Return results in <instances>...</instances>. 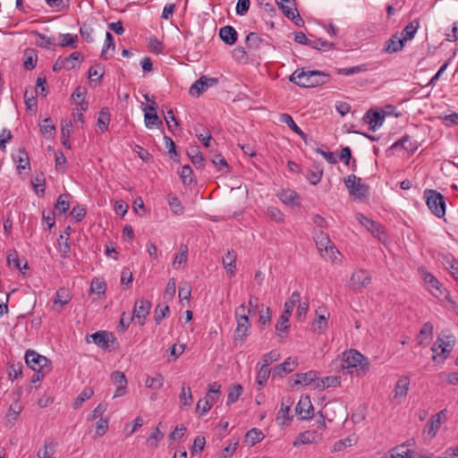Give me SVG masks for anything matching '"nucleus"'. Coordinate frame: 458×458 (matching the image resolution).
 Here are the masks:
<instances>
[{
	"instance_id": "1",
	"label": "nucleus",
	"mask_w": 458,
	"mask_h": 458,
	"mask_svg": "<svg viewBox=\"0 0 458 458\" xmlns=\"http://www.w3.org/2000/svg\"><path fill=\"white\" fill-rule=\"evenodd\" d=\"M341 368L351 375L355 372L357 375L360 372L365 374L369 370V362L360 352L355 350H349L343 353Z\"/></svg>"
},
{
	"instance_id": "2",
	"label": "nucleus",
	"mask_w": 458,
	"mask_h": 458,
	"mask_svg": "<svg viewBox=\"0 0 458 458\" xmlns=\"http://www.w3.org/2000/svg\"><path fill=\"white\" fill-rule=\"evenodd\" d=\"M313 239L320 255L332 261L336 260L339 251L331 242L329 236L321 230H316L313 233Z\"/></svg>"
},
{
	"instance_id": "3",
	"label": "nucleus",
	"mask_w": 458,
	"mask_h": 458,
	"mask_svg": "<svg viewBox=\"0 0 458 458\" xmlns=\"http://www.w3.org/2000/svg\"><path fill=\"white\" fill-rule=\"evenodd\" d=\"M424 198L426 199L428 209L437 217L441 218L445 214V197L435 190H426L424 191Z\"/></svg>"
},
{
	"instance_id": "4",
	"label": "nucleus",
	"mask_w": 458,
	"mask_h": 458,
	"mask_svg": "<svg viewBox=\"0 0 458 458\" xmlns=\"http://www.w3.org/2000/svg\"><path fill=\"white\" fill-rule=\"evenodd\" d=\"M344 184L353 199L360 200L367 199L369 195V186L362 183L360 177L351 174L344 179Z\"/></svg>"
},
{
	"instance_id": "5",
	"label": "nucleus",
	"mask_w": 458,
	"mask_h": 458,
	"mask_svg": "<svg viewBox=\"0 0 458 458\" xmlns=\"http://www.w3.org/2000/svg\"><path fill=\"white\" fill-rule=\"evenodd\" d=\"M25 362L34 371L50 372L52 369L51 361L35 351L29 350L26 352Z\"/></svg>"
},
{
	"instance_id": "6",
	"label": "nucleus",
	"mask_w": 458,
	"mask_h": 458,
	"mask_svg": "<svg viewBox=\"0 0 458 458\" xmlns=\"http://www.w3.org/2000/svg\"><path fill=\"white\" fill-rule=\"evenodd\" d=\"M420 273L432 295L437 298L445 297V290L443 288L441 283L431 273L426 270H421Z\"/></svg>"
},
{
	"instance_id": "7",
	"label": "nucleus",
	"mask_w": 458,
	"mask_h": 458,
	"mask_svg": "<svg viewBox=\"0 0 458 458\" xmlns=\"http://www.w3.org/2000/svg\"><path fill=\"white\" fill-rule=\"evenodd\" d=\"M371 283L369 273L364 269H359L353 272L350 277L349 285L352 290H360Z\"/></svg>"
},
{
	"instance_id": "8",
	"label": "nucleus",
	"mask_w": 458,
	"mask_h": 458,
	"mask_svg": "<svg viewBox=\"0 0 458 458\" xmlns=\"http://www.w3.org/2000/svg\"><path fill=\"white\" fill-rule=\"evenodd\" d=\"M217 82L218 80L216 78H208L206 76H201L191 86L189 92L192 97L198 98L209 87L216 85Z\"/></svg>"
},
{
	"instance_id": "9",
	"label": "nucleus",
	"mask_w": 458,
	"mask_h": 458,
	"mask_svg": "<svg viewBox=\"0 0 458 458\" xmlns=\"http://www.w3.org/2000/svg\"><path fill=\"white\" fill-rule=\"evenodd\" d=\"M445 416L446 410H442L437 414L431 416L424 428V433H426L429 438H433L437 435L438 429L441 427L443 420L445 419Z\"/></svg>"
},
{
	"instance_id": "10",
	"label": "nucleus",
	"mask_w": 458,
	"mask_h": 458,
	"mask_svg": "<svg viewBox=\"0 0 458 458\" xmlns=\"http://www.w3.org/2000/svg\"><path fill=\"white\" fill-rule=\"evenodd\" d=\"M151 302L145 299H140L135 301L133 308V318L139 320V324L142 326L145 323L147 316L149 314Z\"/></svg>"
},
{
	"instance_id": "11",
	"label": "nucleus",
	"mask_w": 458,
	"mask_h": 458,
	"mask_svg": "<svg viewBox=\"0 0 458 458\" xmlns=\"http://www.w3.org/2000/svg\"><path fill=\"white\" fill-rule=\"evenodd\" d=\"M296 414L301 420H309L313 416V405L309 396H301L296 408Z\"/></svg>"
},
{
	"instance_id": "12",
	"label": "nucleus",
	"mask_w": 458,
	"mask_h": 458,
	"mask_svg": "<svg viewBox=\"0 0 458 458\" xmlns=\"http://www.w3.org/2000/svg\"><path fill=\"white\" fill-rule=\"evenodd\" d=\"M237 321V327L234 331V337L233 342L234 344L237 345H242L247 335L249 329L250 327V322L249 318H244L242 320H236Z\"/></svg>"
},
{
	"instance_id": "13",
	"label": "nucleus",
	"mask_w": 458,
	"mask_h": 458,
	"mask_svg": "<svg viewBox=\"0 0 458 458\" xmlns=\"http://www.w3.org/2000/svg\"><path fill=\"white\" fill-rule=\"evenodd\" d=\"M111 378L114 385L116 386V390L114 394V398L123 396L126 394L127 380L123 372L114 371L111 374Z\"/></svg>"
},
{
	"instance_id": "14",
	"label": "nucleus",
	"mask_w": 458,
	"mask_h": 458,
	"mask_svg": "<svg viewBox=\"0 0 458 458\" xmlns=\"http://www.w3.org/2000/svg\"><path fill=\"white\" fill-rule=\"evenodd\" d=\"M398 148H402L407 153L412 155L417 150L418 144L416 141H412L409 135H403L390 147V149L393 150H397Z\"/></svg>"
},
{
	"instance_id": "15",
	"label": "nucleus",
	"mask_w": 458,
	"mask_h": 458,
	"mask_svg": "<svg viewBox=\"0 0 458 458\" xmlns=\"http://www.w3.org/2000/svg\"><path fill=\"white\" fill-rule=\"evenodd\" d=\"M454 344L455 338L454 335H442L437 338V348H441V353L443 354L442 361L445 360L452 352Z\"/></svg>"
},
{
	"instance_id": "16",
	"label": "nucleus",
	"mask_w": 458,
	"mask_h": 458,
	"mask_svg": "<svg viewBox=\"0 0 458 458\" xmlns=\"http://www.w3.org/2000/svg\"><path fill=\"white\" fill-rule=\"evenodd\" d=\"M385 113L377 111H369L364 115L363 120L369 125V129L373 131L377 130L384 122Z\"/></svg>"
},
{
	"instance_id": "17",
	"label": "nucleus",
	"mask_w": 458,
	"mask_h": 458,
	"mask_svg": "<svg viewBox=\"0 0 458 458\" xmlns=\"http://www.w3.org/2000/svg\"><path fill=\"white\" fill-rule=\"evenodd\" d=\"M404 44L405 42L402 39L399 34H394L386 41L383 51L387 54L397 53L403 48Z\"/></svg>"
},
{
	"instance_id": "18",
	"label": "nucleus",
	"mask_w": 458,
	"mask_h": 458,
	"mask_svg": "<svg viewBox=\"0 0 458 458\" xmlns=\"http://www.w3.org/2000/svg\"><path fill=\"white\" fill-rule=\"evenodd\" d=\"M94 344L102 349H107L111 342L114 340L112 333L98 331L90 335Z\"/></svg>"
},
{
	"instance_id": "19",
	"label": "nucleus",
	"mask_w": 458,
	"mask_h": 458,
	"mask_svg": "<svg viewBox=\"0 0 458 458\" xmlns=\"http://www.w3.org/2000/svg\"><path fill=\"white\" fill-rule=\"evenodd\" d=\"M13 159L17 164L19 172L22 170L30 169L29 155L24 148H19L13 154Z\"/></svg>"
},
{
	"instance_id": "20",
	"label": "nucleus",
	"mask_w": 458,
	"mask_h": 458,
	"mask_svg": "<svg viewBox=\"0 0 458 458\" xmlns=\"http://www.w3.org/2000/svg\"><path fill=\"white\" fill-rule=\"evenodd\" d=\"M309 81H302L301 83H306L309 88H314L318 85L326 84L328 80L329 76L324 72H321L319 71H309Z\"/></svg>"
},
{
	"instance_id": "21",
	"label": "nucleus",
	"mask_w": 458,
	"mask_h": 458,
	"mask_svg": "<svg viewBox=\"0 0 458 458\" xmlns=\"http://www.w3.org/2000/svg\"><path fill=\"white\" fill-rule=\"evenodd\" d=\"M356 219L359 221V223L366 227L368 231H369L373 235H377L378 237L381 231V226L374 222L372 219L369 218L368 216L362 215V214H356Z\"/></svg>"
},
{
	"instance_id": "22",
	"label": "nucleus",
	"mask_w": 458,
	"mask_h": 458,
	"mask_svg": "<svg viewBox=\"0 0 458 458\" xmlns=\"http://www.w3.org/2000/svg\"><path fill=\"white\" fill-rule=\"evenodd\" d=\"M297 366V361L292 358H288L283 363L276 366L273 369V377H283L284 375L292 372Z\"/></svg>"
},
{
	"instance_id": "23",
	"label": "nucleus",
	"mask_w": 458,
	"mask_h": 458,
	"mask_svg": "<svg viewBox=\"0 0 458 458\" xmlns=\"http://www.w3.org/2000/svg\"><path fill=\"white\" fill-rule=\"evenodd\" d=\"M317 380V372L314 370H310L305 373L296 374V380L294 381V385L309 386L313 384V387L315 388Z\"/></svg>"
},
{
	"instance_id": "24",
	"label": "nucleus",
	"mask_w": 458,
	"mask_h": 458,
	"mask_svg": "<svg viewBox=\"0 0 458 458\" xmlns=\"http://www.w3.org/2000/svg\"><path fill=\"white\" fill-rule=\"evenodd\" d=\"M220 38L227 45H233L237 40V31L232 26H224L219 30Z\"/></svg>"
},
{
	"instance_id": "25",
	"label": "nucleus",
	"mask_w": 458,
	"mask_h": 458,
	"mask_svg": "<svg viewBox=\"0 0 458 458\" xmlns=\"http://www.w3.org/2000/svg\"><path fill=\"white\" fill-rule=\"evenodd\" d=\"M341 380L339 377L328 376L322 378H318L316 381L315 389L321 391L328 387H335L340 386Z\"/></svg>"
},
{
	"instance_id": "26",
	"label": "nucleus",
	"mask_w": 458,
	"mask_h": 458,
	"mask_svg": "<svg viewBox=\"0 0 458 458\" xmlns=\"http://www.w3.org/2000/svg\"><path fill=\"white\" fill-rule=\"evenodd\" d=\"M318 435L316 431L307 430L302 433H300L296 439L293 441V446L297 447L301 445L312 444L317 441Z\"/></svg>"
},
{
	"instance_id": "27",
	"label": "nucleus",
	"mask_w": 458,
	"mask_h": 458,
	"mask_svg": "<svg viewBox=\"0 0 458 458\" xmlns=\"http://www.w3.org/2000/svg\"><path fill=\"white\" fill-rule=\"evenodd\" d=\"M419 27L420 21L418 20H413L404 27L399 36L404 42L411 40L415 37Z\"/></svg>"
},
{
	"instance_id": "28",
	"label": "nucleus",
	"mask_w": 458,
	"mask_h": 458,
	"mask_svg": "<svg viewBox=\"0 0 458 458\" xmlns=\"http://www.w3.org/2000/svg\"><path fill=\"white\" fill-rule=\"evenodd\" d=\"M21 411H22V406L19 402H15L13 403H12L6 412V415H5L6 423L12 427L14 424V422L17 420Z\"/></svg>"
},
{
	"instance_id": "29",
	"label": "nucleus",
	"mask_w": 458,
	"mask_h": 458,
	"mask_svg": "<svg viewBox=\"0 0 458 458\" xmlns=\"http://www.w3.org/2000/svg\"><path fill=\"white\" fill-rule=\"evenodd\" d=\"M223 266L230 276H234V269L236 267V254L233 250H229L223 258Z\"/></svg>"
},
{
	"instance_id": "30",
	"label": "nucleus",
	"mask_w": 458,
	"mask_h": 458,
	"mask_svg": "<svg viewBox=\"0 0 458 458\" xmlns=\"http://www.w3.org/2000/svg\"><path fill=\"white\" fill-rule=\"evenodd\" d=\"M291 315L282 313L276 325V331L278 336H284L288 334L290 324L289 319Z\"/></svg>"
},
{
	"instance_id": "31",
	"label": "nucleus",
	"mask_w": 458,
	"mask_h": 458,
	"mask_svg": "<svg viewBox=\"0 0 458 458\" xmlns=\"http://www.w3.org/2000/svg\"><path fill=\"white\" fill-rule=\"evenodd\" d=\"M280 200L285 205L294 206L299 205L298 199L299 196L296 191L293 190H283L279 193Z\"/></svg>"
},
{
	"instance_id": "32",
	"label": "nucleus",
	"mask_w": 458,
	"mask_h": 458,
	"mask_svg": "<svg viewBox=\"0 0 458 458\" xmlns=\"http://www.w3.org/2000/svg\"><path fill=\"white\" fill-rule=\"evenodd\" d=\"M410 386V378L408 377H402L398 379L394 387V398L406 396Z\"/></svg>"
},
{
	"instance_id": "33",
	"label": "nucleus",
	"mask_w": 458,
	"mask_h": 458,
	"mask_svg": "<svg viewBox=\"0 0 458 458\" xmlns=\"http://www.w3.org/2000/svg\"><path fill=\"white\" fill-rule=\"evenodd\" d=\"M290 81L303 88H309V86L305 83H301L302 81H309L310 79L309 77V71L305 72L303 70H296L289 78Z\"/></svg>"
},
{
	"instance_id": "34",
	"label": "nucleus",
	"mask_w": 458,
	"mask_h": 458,
	"mask_svg": "<svg viewBox=\"0 0 458 458\" xmlns=\"http://www.w3.org/2000/svg\"><path fill=\"white\" fill-rule=\"evenodd\" d=\"M187 154L189 157L191 158L192 164L197 167L200 168L204 165V157L200 150L199 149V147L194 146L191 147L188 151Z\"/></svg>"
},
{
	"instance_id": "35",
	"label": "nucleus",
	"mask_w": 458,
	"mask_h": 458,
	"mask_svg": "<svg viewBox=\"0 0 458 458\" xmlns=\"http://www.w3.org/2000/svg\"><path fill=\"white\" fill-rule=\"evenodd\" d=\"M263 438L264 434L260 429L256 428L250 429L245 435V442L251 446L262 441Z\"/></svg>"
},
{
	"instance_id": "36",
	"label": "nucleus",
	"mask_w": 458,
	"mask_h": 458,
	"mask_svg": "<svg viewBox=\"0 0 458 458\" xmlns=\"http://www.w3.org/2000/svg\"><path fill=\"white\" fill-rule=\"evenodd\" d=\"M144 122L147 128L159 127L162 125V121L157 114V112L144 111Z\"/></svg>"
},
{
	"instance_id": "37",
	"label": "nucleus",
	"mask_w": 458,
	"mask_h": 458,
	"mask_svg": "<svg viewBox=\"0 0 458 458\" xmlns=\"http://www.w3.org/2000/svg\"><path fill=\"white\" fill-rule=\"evenodd\" d=\"M71 301L69 292L65 288H60L55 293L54 304L59 305L60 309L64 308Z\"/></svg>"
},
{
	"instance_id": "38",
	"label": "nucleus",
	"mask_w": 458,
	"mask_h": 458,
	"mask_svg": "<svg viewBox=\"0 0 458 458\" xmlns=\"http://www.w3.org/2000/svg\"><path fill=\"white\" fill-rule=\"evenodd\" d=\"M67 235L69 233H67ZM68 236L60 235L57 239V249L62 258H68L70 251H71V246L68 242Z\"/></svg>"
},
{
	"instance_id": "39",
	"label": "nucleus",
	"mask_w": 458,
	"mask_h": 458,
	"mask_svg": "<svg viewBox=\"0 0 458 458\" xmlns=\"http://www.w3.org/2000/svg\"><path fill=\"white\" fill-rule=\"evenodd\" d=\"M188 259V247L184 244L180 245L179 253L174 257L173 266L174 268H180L181 265H184Z\"/></svg>"
},
{
	"instance_id": "40",
	"label": "nucleus",
	"mask_w": 458,
	"mask_h": 458,
	"mask_svg": "<svg viewBox=\"0 0 458 458\" xmlns=\"http://www.w3.org/2000/svg\"><path fill=\"white\" fill-rule=\"evenodd\" d=\"M280 122L286 123L295 133L301 136L302 139L306 138V134L295 123L292 116L288 114H282L280 115Z\"/></svg>"
},
{
	"instance_id": "41",
	"label": "nucleus",
	"mask_w": 458,
	"mask_h": 458,
	"mask_svg": "<svg viewBox=\"0 0 458 458\" xmlns=\"http://www.w3.org/2000/svg\"><path fill=\"white\" fill-rule=\"evenodd\" d=\"M323 175V169L319 165H314L312 168H310L307 174V179L312 185L318 184Z\"/></svg>"
},
{
	"instance_id": "42",
	"label": "nucleus",
	"mask_w": 458,
	"mask_h": 458,
	"mask_svg": "<svg viewBox=\"0 0 458 458\" xmlns=\"http://www.w3.org/2000/svg\"><path fill=\"white\" fill-rule=\"evenodd\" d=\"M86 94V89L82 87H77L72 95V101L81 105V110H86L88 108V104L84 101V97Z\"/></svg>"
},
{
	"instance_id": "43",
	"label": "nucleus",
	"mask_w": 458,
	"mask_h": 458,
	"mask_svg": "<svg viewBox=\"0 0 458 458\" xmlns=\"http://www.w3.org/2000/svg\"><path fill=\"white\" fill-rule=\"evenodd\" d=\"M211 162L217 168L218 171L227 174L229 173V165L227 161L221 154H216L212 157Z\"/></svg>"
},
{
	"instance_id": "44",
	"label": "nucleus",
	"mask_w": 458,
	"mask_h": 458,
	"mask_svg": "<svg viewBox=\"0 0 458 458\" xmlns=\"http://www.w3.org/2000/svg\"><path fill=\"white\" fill-rule=\"evenodd\" d=\"M94 394V390L91 387H85L80 394L76 397L73 402V408L77 409L82 405V403L89 400Z\"/></svg>"
},
{
	"instance_id": "45",
	"label": "nucleus",
	"mask_w": 458,
	"mask_h": 458,
	"mask_svg": "<svg viewBox=\"0 0 458 458\" xmlns=\"http://www.w3.org/2000/svg\"><path fill=\"white\" fill-rule=\"evenodd\" d=\"M164 437V433L159 429L158 426L156 427L154 431L150 434V436L147 438V445L151 448H157L158 445V442L161 441Z\"/></svg>"
},
{
	"instance_id": "46",
	"label": "nucleus",
	"mask_w": 458,
	"mask_h": 458,
	"mask_svg": "<svg viewBox=\"0 0 458 458\" xmlns=\"http://www.w3.org/2000/svg\"><path fill=\"white\" fill-rule=\"evenodd\" d=\"M72 131V122L69 121V122H63L62 123V128H61V132H62V143L64 147L70 148H71V145L69 143V137L71 135Z\"/></svg>"
},
{
	"instance_id": "47",
	"label": "nucleus",
	"mask_w": 458,
	"mask_h": 458,
	"mask_svg": "<svg viewBox=\"0 0 458 458\" xmlns=\"http://www.w3.org/2000/svg\"><path fill=\"white\" fill-rule=\"evenodd\" d=\"M412 452L405 445H401L394 448L391 455L386 458H411Z\"/></svg>"
},
{
	"instance_id": "48",
	"label": "nucleus",
	"mask_w": 458,
	"mask_h": 458,
	"mask_svg": "<svg viewBox=\"0 0 458 458\" xmlns=\"http://www.w3.org/2000/svg\"><path fill=\"white\" fill-rule=\"evenodd\" d=\"M266 214L271 220L275 221L276 223L282 224L284 222V215L279 208L276 207H267Z\"/></svg>"
},
{
	"instance_id": "49",
	"label": "nucleus",
	"mask_w": 458,
	"mask_h": 458,
	"mask_svg": "<svg viewBox=\"0 0 458 458\" xmlns=\"http://www.w3.org/2000/svg\"><path fill=\"white\" fill-rule=\"evenodd\" d=\"M40 131L46 138H51L55 133V127L50 118H46L40 124Z\"/></svg>"
},
{
	"instance_id": "50",
	"label": "nucleus",
	"mask_w": 458,
	"mask_h": 458,
	"mask_svg": "<svg viewBox=\"0 0 458 458\" xmlns=\"http://www.w3.org/2000/svg\"><path fill=\"white\" fill-rule=\"evenodd\" d=\"M70 208L69 195L62 194L58 197L55 208L61 214H65Z\"/></svg>"
},
{
	"instance_id": "51",
	"label": "nucleus",
	"mask_w": 458,
	"mask_h": 458,
	"mask_svg": "<svg viewBox=\"0 0 458 458\" xmlns=\"http://www.w3.org/2000/svg\"><path fill=\"white\" fill-rule=\"evenodd\" d=\"M31 183L37 195L43 196L45 194V178L42 174L32 178Z\"/></svg>"
},
{
	"instance_id": "52",
	"label": "nucleus",
	"mask_w": 458,
	"mask_h": 458,
	"mask_svg": "<svg viewBox=\"0 0 458 458\" xmlns=\"http://www.w3.org/2000/svg\"><path fill=\"white\" fill-rule=\"evenodd\" d=\"M310 47L318 50L327 51L333 49L335 47V44L322 38H317L315 40H310Z\"/></svg>"
},
{
	"instance_id": "53",
	"label": "nucleus",
	"mask_w": 458,
	"mask_h": 458,
	"mask_svg": "<svg viewBox=\"0 0 458 458\" xmlns=\"http://www.w3.org/2000/svg\"><path fill=\"white\" fill-rule=\"evenodd\" d=\"M242 394V386L240 384L230 387L227 395V404L235 403Z\"/></svg>"
},
{
	"instance_id": "54",
	"label": "nucleus",
	"mask_w": 458,
	"mask_h": 458,
	"mask_svg": "<svg viewBox=\"0 0 458 458\" xmlns=\"http://www.w3.org/2000/svg\"><path fill=\"white\" fill-rule=\"evenodd\" d=\"M77 41H78L77 35H72L70 33L63 34L60 38L59 46L62 47H72L73 48H76Z\"/></svg>"
},
{
	"instance_id": "55",
	"label": "nucleus",
	"mask_w": 458,
	"mask_h": 458,
	"mask_svg": "<svg viewBox=\"0 0 458 458\" xmlns=\"http://www.w3.org/2000/svg\"><path fill=\"white\" fill-rule=\"evenodd\" d=\"M83 59L84 56L81 52L72 53L68 57H65L67 70H72L75 68L78 64L83 61Z\"/></svg>"
},
{
	"instance_id": "56",
	"label": "nucleus",
	"mask_w": 458,
	"mask_h": 458,
	"mask_svg": "<svg viewBox=\"0 0 458 458\" xmlns=\"http://www.w3.org/2000/svg\"><path fill=\"white\" fill-rule=\"evenodd\" d=\"M104 75L103 67L100 64L90 66L89 69V79L92 81L100 82Z\"/></svg>"
},
{
	"instance_id": "57",
	"label": "nucleus",
	"mask_w": 458,
	"mask_h": 458,
	"mask_svg": "<svg viewBox=\"0 0 458 458\" xmlns=\"http://www.w3.org/2000/svg\"><path fill=\"white\" fill-rule=\"evenodd\" d=\"M270 373H271V370L267 367L261 365V367L259 369L258 374H257V378H256L257 384L261 387L264 386L267 384V381L270 376Z\"/></svg>"
},
{
	"instance_id": "58",
	"label": "nucleus",
	"mask_w": 458,
	"mask_h": 458,
	"mask_svg": "<svg viewBox=\"0 0 458 458\" xmlns=\"http://www.w3.org/2000/svg\"><path fill=\"white\" fill-rule=\"evenodd\" d=\"M280 358V353L277 350H272L269 352L264 354L261 358V365L267 367L273 363L274 361L278 360Z\"/></svg>"
},
{
	"instance_id": "59",
	"label": "nucleus",
	"mask_w": 458,
	"mask_h": 458,
	"mask_svg": "<svg viewBox=\"0 0 458 458\" xmlns=\"http://www.w3.org/2000/svg\"><path fill=\"white\" fill-rule=\"evenodd\" d=\"M110 123V114L106 108H103L98 118V126L101 131H106Z\"/></svg>"
},
{
	"instance_id": "60",
	"label": "nucleus",
	"mask_w": 458,
	"mask_h": 458,
	"mask_svg": "<svg viewBox=\"0 0 458 458\" xmlns=\"http://www.w3.org/2000/svg\"><path fill=\"white\" fill-rule=\"evenodd\" d=\"M145 385L148 388L159 389L164 385V377L160 374H157L154 377H148Z\"/></svg>"
},
{
	"instance_id": "61",
	"label": "nucleus",
	"mask_w": 458,
	"mask_h": 458,
	"mask_svg": "<svg viewBox=\"0 0 458 458\" xmlns=\"http://www.w3.org/2000/svg\"><path fill=\"white\" fill-rule=\"evenodd\" d=\"M433 331V327L429 323H426L423 325L420 331V335L418 336V342L420 344H423L424 341H427L430 338Z\"/></svg>"
},
{
	"instance_id": "62",
	"label": "nucleus",
	"mask_w": 458,
	"mask_h": 458,
	"mask_svg": "<svg viewBox=\"0 0 458 458\" xmlns=\"http://www.w3.org/2000/svg\"><path fill=\"white\" fill-rule=\"evenodd\" d=\"M245 41H246V45H247L248 48L257 49L259 47V45L261 43V38L257 33L250 32L246 37Z\"/></svg>"
},
{
	"instance_id": "63",
	"label": "nucleus",
	"mask_w": 458,
	"mask_h": 458,
	"mask_svg": "<svg viewBox=\"0 0 458 458\" xmlns=\"http://www.w3.org/2000/svg\"><path fill=\"white\" fill-rule=\"evenodd\" d=\"M179 398L182 404L191 405L192 403V394L191 387L182 386Z\"/></svg>"
},
{
	"instance_id": "64",
	"label": "nucleus",
	"mask_w": 458,
	"mask_h": 458,
	"mask_svg": "<svg viewBox=\"0 0 458 458\" xmlns=\"http://www.w3.org/2000/svg\"><path fill=\"white\" fill-rule=\"evenodd\" d=\"M169 312V306L167 304L162 306L158 304L155 309V321L157 324H160V322L165 318L167 313Z\"/></svg>"
}]
</instances>
